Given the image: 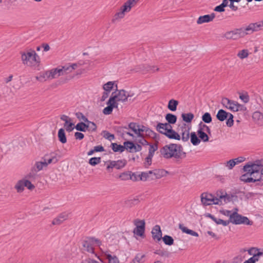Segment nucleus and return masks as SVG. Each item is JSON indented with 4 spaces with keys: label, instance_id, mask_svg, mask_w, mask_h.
<instances>
[{
    "label": "nucleus",
    "instance_id": "obj_40",
    "mask_svg": "<svg viewBox=\"0 0 263 263\" xmlns=\"http://www.w3.org/2000/svg\"><path fill=\"white\" fill-rule=\"evenodd\" d=\"M161 239L166 245L172 246L174 244V239L170 235H165Z\"/></svg>",
    "mask_w": 263,
    "mask_h": 263
},
{
    "label": "nucleus",
    "instance_id": "obj_18",
    "mask_svg": "<svg viewBox=\"0 0 263 263\" xmlns=\"http://www.w3.org/2000/svg\"><path fill=\"white\" fill-rule=\"evenodd\" d=\"M153 175L154 176V179H160L164 176H166L168 172L164 169H155L152 171Z\"/></svg>",
    "mask_w": 263,
    "mask_h": 263
},
{
    "label": "nucleus",
    "instance_id": "obj_16",
    "mask_svg": "<svg viewBox=\"0 0 263 263\" xmlns=\"http://www.w3.org/2000/svg\"><path fill=\"white\" fill-rule=\"evenodd\" d=\"M164 133V135L170 139H174L177 140H180L181 139V136L175 130L172 129V127Z\"/></svg>",
    "mask_w": 263,
    "mask_h": 263
},
{
    "label": "nucleus",
    "instance_id": "obj_64",
    "mask_svg": "<svg viewBox=\"0 0 263 263\" xmlns=\"http://www.w3.org/2000/svg\"><path fill=\"white\" fill-rule=\"evenodd\" d=\"M239 98L245 103H248L249 101V97L247 93L240 94Z\"/></svg>",
    "mask_w": 263,
    "mask_h": 263
},
{
    "label": "nucleus",
    "instance_id": "obj_3",
    "mask_svg": "<svg viewBox=\"0 0 263 263\" xmlns=\"http://www.w3.org/2000/svg\"><path fill=\"white\" fill-rule=\"evenodd\" d=\"M160 152L165 159H168L172 158H175L176 159H180V156L177 153V149L174 147V143L165 145L160 149Z\"/></svg>",
    "mask_w": 263,
    "mask_h": 263
},
{
    "label": "nucleus",
    "instance_id": "obj_44",
    "mask_svg": "<svg viewBox=\"0 0 263 263\" xmlns=\"http://www.w3.org/2000/svg\"><path fill=\"white\" fill-rule=\"evenodd\" d=\"M161 123L160 122H157V124L156 125L154 124V123L153 122H151V124L153 125L154 126L156 127V129L157 132H158L159 133L163 134L164 135V133L166 132V129H165V127L163 125H160Z\"/></svg>",
    "mask_w": 263,
    "mask_h": 263
},
{
    "label": "nucleus",
    "instance_id": "obj_41",
    "mask_svg": "<svg viewBox=\"0 0 263 263\" xmlns=\"http://www.w3.org/2000/svg\"><path fill=\"white\" fill-rule=\"evenodd\" d=\"M149 67L148 66V65H144L141 64L137 66L134 69L135 72H142L143 73L147 72V69Z\"/></svg>",
    "mask_w": 263,
    "mask_h": 263
},
{
    "label": "nucleus",
    "instance_id": "obj_61",
    "mask_svg": "<svg viewBox=\"0 0 263 263\" xmlns=\"http://www.w3.org/2000/svg\"><path fill=\"white\" fill-rule=\"evenodd\" d=\"M103 133H104V137L108 140L111 141L115 139V136L114 134H111L106 130H104Z\"/></svg>",
    "mask_w": 263,
    "mask_h": 263
},
{
    "label": "nucleus",
    "instance_id": "obj_49",
    "mask_svg": "<svg viewBox=\"0 0 263 263\" xmlns=\"http://www.w3.org/2000/svg\"><path fill=\"white\" fill-rule=\"evenodd\" d=\"M202 120L205 123H210L212 121V118L211 114L209 112H205L202 116Z\"/></svg>",
    "mask_w": 263,
    "mask_h": 263
},
{
    "label": "nucleus",
    "instance_id": "obj_37",
    "mask_svg": "<svg viewBox=\"0 0 263 263\" xmlns=\"http://www.w3.org/2000/svg\"><path fill=\"white\" fill-rule=\"evenodd\" d=\"M224 36L228 40H236L238 39L235 30L227 31L224 34Z\"/></svg>",
    "mask_w": 263,
    "mask_h": 263
},
{
    "label": "nucleus",
    "instance_id": "obj_31",
    "mask_svg": "<svg viewBox=\"0 0 263 263\" xmlns=\"http://www.w3.org/2000/svg\"><path fill=\"white\" fill-rule=\"evenodd\" d=\"M252 175L253 174H250V173H246L241 176L240 179L241 181L246 183H250L252 181L256 180V179H253L252 178Z\"/></svg>",
    "mask_w": 263,
    "mask_h": 263
},
{
    "label": "nucleus",
    "instance_id": "obj_59",
    "mask_svg": "<svg viewBox=\"0 0 263 263\" xmlns=\"http://www.w3.org/2000/svg\"><path fill=\"white\" fill-rule=\"evenodd\" d=\"M24 185L30 190H32L35 188V186L29 180L25 179Z\"/></svg>",
    "mask_w": 263,
    "mask_h": 263
},
{
    "label": "nucleus",
    "instance_id": "obj_45",
    "mask_svg": "<svg viewBox=\"0 0 263 263\" xmlns=\"http://www.w3.org/2000/svg\"><path fill=\"white\" fill-rule=\"evenodd\" d=\"M130 173H132L131 171L124 172L121 173L119 175L118 178H120L122 180H127L132 179L130 176Z\"/></svg>",
    "mask_w": 263,
    "mask_h": 263
},
{
    "label": "nucleus",
    "instance_id": "obj_1",
    "mask_svg": "<svg viewBox=\"0 0 263 263\" xmlns=\"http://www.w3.org/2000/svg\"><path fill=\"white\" fill-rule=\"evenodd\" d=\"M101 245L102 241L99 239L95 237L87 236L82 240L81 250L82 253L87 252L97 256L95 252V247H100Z\"/></svg>",
    "mask_w": 263,
    "mask_h": 263
},
{
    "label": "nucleus",
    "instance_id": "obj_9",
    "mask_svg": "<svg viewBox=\"0 0 263 263\" xmlns=\"http://www.w3.org/2000/svg\"><path fill=\"white\" fill-rule=\"evenodd\" d=\"M116 90L112 92L111 96H116L117 101L124 102L127 101L128 98L132 96L129 95V93L126 95V92L124 89L118 90L117 84H116Z\"/></svg>",
    "mask_w": 263,
    "mask_h": 263
},
{
    "label": "nucleus",
    "instance_id": "obj_53",
    "mask_svg": "<svg viewBox=\"0 0 263 263\" xmlns=\"http://www.w3.org/2000/svg\"><path fill=\"white\" fill-rule=\"evenodd\" d=\"M101 161V157H92L89 159L88 163L91 166H95L100 163Z\"/></svg>",
    "mask_w": 263,
    "mask_h": 263
},
{
    "label": "nucleus",
    "instance_id": "obj_60",
    "mask_svg": "<svg viewBox=\"0 0 263 263\" xmlns=\"http://www.w3.org/2000/svg\"><path fill=\"white\" fill-rule=\"evenodd\" d=\"M127 129V127L126 126H115V130L116 131V132L120 134L122 137H123L124 135V131L123 129Z\"/></svg>",
    "mask_w": 263,
    "mask_h": 263
},
{
    "label": "nucleus",
    "instance_id": "obj_14",
    "mask_svg": "<svg viewBox=\"0 0 263 263\" xmlns=\"http://www.w3.org/2000/svg\"><path fill=\"white\" fill-rule=\"evenodd\" d=\"M152 237L153 239L157 241H159L162 238V231L160 226L156 225L152 229Z\"/></svg>",
    "mask_w": 263,
    "mask_h": 263
},
{
    "label": "nucleus",
    "instance_id": "obj_13",
    "mask_svg": "<svg viewBox=\"0 0 263 263\" xmlns=\"http://www.w3.org/2000/svg\"><path fill=\"white\" fill-rule=\"evenodd\" d=\"M60 158V156L54 153H51L50 155H46L43 158L47 164L56 163L59 160Z\"/></svg>",
    "mask_w": 263,
    "mask_h": 263
},
{
    "label": "nucleus",
    "instance_id": "obj_38",
    "mask_svg": "<svg viewBox=\"0 0 263 263\" xmlns=\"http://www.w3.org/2000/svg\"><path fill=\"white\" fill-rule=\"evenodd\" d=\"M108 103L110 105L112 109L114 108H118V101L117 100L116 96H110L109 100H108Z\"/></svg>",
    "mask_w": 263,
    "mask_h": 263
},
{
    "label": "nucleus",
    "instance_id": "obj_39",
    "mask_svg": "<svg viewBox=\"0 0 263 263\" xmlns=\"http://www.w3.org/2000/svg\"><path fill=\"white\" fill-rule=\"evenodd\" d=\"M105 256L108 260V263H119V259L116 256H112L107 252L105 253Z\"/></svg>",
    "mask_w": 263,
    "mask_h": 263
},
{
    "label": "nucleus",
    "instance_id": "obj_58",
    "mask_svg": "<svg viewBox=\"0 0 263 263\" xmlns=\"http://www.w3.org/2000/svg\"><path fill=\"white\" fill-rule=\"evenodd\" d=\"M261 171H260V172L255 173L252 176V178L253 179H256V180L252 181L251 182H256L258 183L259 182V180L261 179Z\"/></svg>",
    "mask_w": 263,
    "mask_h": 263
},
{
    "label": "nucleus",
    "instance_id": "obj_26",
    "mask_svg": "<svg viewBox=\"0 0 263 263\" xmlns=\"http://www.w3.org/2000/svg\"><path fill=\"white\" fill-rule=\"evenodd\" d=\"M181 116L183 122L190 124L194 118V115L192 112L182 113Z\"/></svg>",
    "mask_w": 263,
    "mask_h": 263
},
{
    "label": "nucleus",
    "instance_id": "obj_34",
    "mask_svg": "<svg viewBox=\"0 0 263 263\" xmlns=\"http://www.w3.org/2000/svg\"><path fill=\"white\" fill-rule=\"evenodd\" d=\"M165 118L167 122L171 124H175L177 120V116L171 113L166 114Z\"/></svg>",
    "mask_w": 263,
    "mask_h": 263
},
{
    "label": "nucleus",
    "instance_id": "obj_5",
    "mask_svg": "<svg viewBox=\"0 0 263 263\" xmlns=\"http://www.w3.org/2000/svg\"><path fill=\"white\" fill-rule=\"evenodd\" d=\"M216 117L217 119L221 122L227 120L226 125L228 127H231L234 124V116L231 113L227 112L222 109L218 111Z\"/></svg>",
    "mask_w": 263,
    "mask_h": 263
},
{
    "label": "nucleus",
    "instance_id": "obj_24",
    "mask_svg": "<svg viewBox=\"0 0 263 263\" xmlns=\"http://www.w3.org/2000/svg\"><path fill=\"white\" fill-rule=\"evenodd\" d=\"M110 147L114 152H120L122 153L125 151L127 150L126 145L123 144V145L121 144H118L116 143H112L110 145Z\"/></svg>",
    "mask_w": 263,
    "mask_h": 263
},
{
    "label": "nucleus",
    "instance_id": "obj_57",
    "mask_svg": "<svg viewBox=\"0 0 263 263\" xmlns=\"http://www.w3.org/2000/svg\"><path fill=\"white\" fill-rule=\"evenodd\" d=\"M214 222L217 224H222L223 226H227L230 223L229 219L228 220H223L221 219H219L217 218H215Z\"/></svg>",
    "mask_w": 263,
    "mask_h": 263
},
{
    "label": "nucleus",
    "instance_id": "obj_7",
    "mask_svg": "<svg viewBox=\"0 0 263 263\" xmlns=\"http://www.w3.org/2000/svg\"><path fill=\"white\" fill-rule=\"evenodd\" d=\"M58 74V76H63L62 70H60V67L52 69L50 71H47L41 75L40 77H37L36 79L40 81H45L47 78H51L52 79L55 78V76Z\"/></svg>",
    "mask_w": 263,
    "mask_h": 263
},
{
    "label": "nucleus",
    "instance_id": "obj_54",
    "mask_svg": "<svg viewBox=\"0 0 263 263\" xmlns=\"http://www.w3.org/2000/svg\"><path fill=\"white\" fill-rule=\"evenodd\" d=\"M139 124L135 122H130L128 124L127 129H130L135 134H137V128Z\"/></svg>",
    "mask_w": 263,
    "mask_h": 263
},
{
    "label": "nucleus",
    "instance_id": "obj_63",
    "mask_svg": "<svg viewBox=\"0 0 263 263\" xmlns=\"http://www.w3.org/2000/svg\"><path fill=\"white\" fill-rule=\"evenodd\" d=\"M232 197H234L233 194H231V195L227 194V193H225L224 195V197L223 198L224 202L227 203L232 200Z\"/></svg>",
    "mask_w": 263,
    "mask_h": 263
},
{
    "label": "nucleus",
    "instance_id": "obj_29",
    "mask_svg": "<svg viewBox=\"0 0 263 263\" xmlns=\"http://www.w3.org/2000/svg\"><path fill=\"white\" fill-rule=\"evenodd\" d=\"M58 137L59 140L62 143L64 144L67 142V138L66 136L65 130L63 128H60L58 130Z\"/></svg>",
    "mask_w": 263,
    "mask_h": 263
},
{
    "label": "nucleus",
    "instance_id": "obj_10",
    "mask_svg": "<svg viewBox=\"0 0 263 263\" xmlns=\"http://www.w3.org/2000/svg\"><path fill=\"white\" fill-rule=\"evenodd\" d=\"M109 164L107 166L106 169L109 172H111L110 169L115 167L116 168L119 170L124 167L127 163L126 160H119L117 161H109Z\"/></svg>",
    "mask_w": 263,
    "mask_h": 263
},
{
    "label": "nucleus",
    "instance_id": "obj_30",
    "mask_svg": "<svg viewBox=\"0 0 263 263\" xmlns=\"http://www.w3.org/2000/svg\"><path fill=\"white\" fill-rule=\"evenodd\" d=\"M145 135L146 137L151 138L155 141H158V140H159V135L151 129L149 128H147V130L146 131Z\"/></svg>",
    "mask_w": 263,
    "mask_h": 263
},
{
    "label": "nucleus",
    "instance_id": "obj_62",
    "mask_svg": "<svg viewBox=\"0 0 263 263\" xmlns=\"http://www.w3.org/2000/svg\"><path fill=\"white\" fill-rule=\"evenodd\" d=\"M124 12L121 9V11L117 12L114 18L112 19V21L114 22L116 20H117L118 18H123L124 16Z\"/></svg>",
    "mask_w": 263,
    "mask_h": 263
},
{
    "label": "nucleus",
    "instance_id": "obj_47",
    "mask_svg": "<svg viewBox=\"0 0 263 263\" xmlns=\"http://www.w3.org/2000/svg\"><path fill=\"white\" fill-rule=\"evenodd\" d=\"M192 128V125L190 124L186 123L185 122L182 123V125H179L178 126V131H183L185 129L189 132H190Z\"/></svg>",
    "mask_w": 263,
    "mask_h": 263
},
{
    "label": "nucleus",
    "instance_id": "obj_28",
    "mask_svg": "<svg viewBox=\"0 0 263 263\" xmlns=\"http://www.w3.org/2000/svg\"><path fill=\"white\" fill-rule=\"evenodd\" d=\"M89 126L83 122H80L74 126V128L79 132H85L88 130Z\"/></svg>",
    "mask_w": 263,
    "mask_h": 263
},
{
    "label": "nucleus",
    "instance_id": "obj_33",
    "mask_svg": "<svg viewBox=\"0 0 263 263\" xmlns=\"http://www.w3.org/2000/svg\"><path fill=\"white\" fill-rule=\"evenodd\" d=\"M179 102L175 99H171L168 101L167 108L172 111H175L177 110Z\"/></svg>",
    "mask_w": 263,
    "mask_h": 263
},
{
    "label": "nucleus",
    "instance_id": "obj_46",
    "mask_svg": "<svg viewBox=\"0 0 263 263\" xmlns=\"http://www.w3.org/2000/svg\"><path fill=\"white\" fill-rule=\"evenodd\" d=\"M145 255L144 254H137L134 258L131 261L130 263H142L144 262L142 259L144 258Z\"/></svg>",
    "mask_w": 263,
    "mask_h": 263
},
{
    "label": "nucleus",
    "instance_id": "obj_11",
    "mask_svg": "<svg viewBox=\"0 0 263 263\" xmlns=\"http://www.w3.org/2000/svg\"><path fill=\"white\" fill-rule=\"evenodd\" d=\"M123 144L126 145L127 151L129 153L140 152L142 149V146L132 141H126Z\"/></svg>",
    "mask_w": 263,
    "mask_h": 263
},
{
    "label": "nucleus",
    "instance_id": "obj_42",
    "mask_svg": "<svg viewBox=\"0 0 263 263\" xmlns=\"http://www.w3.org/2000/svg\"><path fill=\"white\" fill-rule=\"evenodd\" d=\"M24 179L18 181L15 185V188L18 193H21L24 190Z\"/></svg>",
    "mask_w": 263,
    "mask_h": 263
},
{
    "label": "nucleus",
    "instance_id": "obj_55",
    "mask_svg": "<svg viewBox=\"0 0 263 263\" xmlns=\"http://www.w3.org/2000/svg\"><path fill=\"white\" fill-rule=\"evenodd\" d=\"M249 55V51L247 49L240 50L237 53V56L241 59L246 58Z\"/></svg>",
    "mask_w": 263,
    "mask_h": 263
},
{
    "label": "nucleus",
    "instance_id": "obj_12",
    "mask_svg": "<svg viewBox=\"0 0 263 263\" xmlns=\"http://www.w3.org/2000/svg\"><path fill=\"white\" fill-rule=\"evenodd\" d=\"M237 103V102L230 100L227 98H223L221 100L222 105L232 111H236L237 109L236 108Z\"/></svg>",
    "mask_w": 263,
    "mask_h": 263
},
{
    "label": "nucleus",
    "instance_id": "obj_22",
    "mask_svg": "<svg viewBox=\"0 0 263 263\" xmlns=\"http://www.w3.org/2000/svg\"><path fill=\"white\" fill-rule=\"evenodd\" d=\"M234 30L238 39L239 38L243 37L248 34H250L249 30L247 29V27L236 28Z\"/></svg>",
    "mask_w": 263,
    "mask_h": 263
},
{
    "label": "nucleus",
    "instance_id": "obj_36",
    "mask_svg": "<svg viewBox=\"0 0 263 263\" xmlns=\"http://www.w3.org/2000/svg\"><path fill=\"white\" fill-rule=\"evenodd\" d=\"M135 0H128L122 6L121 9L125 13V12H129L132 8V5Z\"/></svg>",
    "mask_w": 263,
    "mask_h": 263
},
{
    "label": "nucleus",
    "instance_id": "obj_52",
    "mask_svg": "<svg viewBox=\"0 0 263 263\" xmlns=\"http://www.w3.org/2000/svg\"><path fill=\"white\" fill-rule=\"evenodd\" d=\"M148 149V156L153 157L155 152L158 149V146L157 144H151Z\"/></svg>",
    "mask_w": 263,
    "mask_h": 263
},
{
    "label": "nucleus",
    "instance_id": "obj_56",
    "mask_svg": "<svg viewBox=\"0 0 263 263\" xmlns=\"http://www.w3.org/2000/svg\"><path fill=\"white\" fill-rule=\"evenodd\" d=\"M106 104L107 106L103 109V113L105 115H109L112 113L113 109L108 101Z\"/></svg>",
    "mask_w": 263,
    "mask_h": 263
},
{
    "label": "nucleus",
    "instance_id": "obj_43",
    "mask_svg": "<svg viewBox=\"0 0 263 263\" xmlns=\"http://www.w3.org/2000/svg\"><path fill=\"white\" fill-rule=\"evenodd\" d=\"M148 128V127H146L144 125L139 124L138 127L137 128V137L140 138H143L144 135L141 133L144 132L146 133V131L147 130Z\"/></svg>",
    "mask_w": 263,
    "mask_h": 263
},
{
    "label": "nucleus",
    "instance_id": "obj_27",
    "mask_svg": "<svg viewBox=\"0 0 263 263\" xmlns=\"http://www.w3.org/2000/svg\"><path fill=\"white\" fill-rule=\"evenodd\" d=\"M190 137L191 138V142L193 145H197L200 142V139L199 138L197 134L195 132H192L190 134Z\"/></svg>",
    "mask_w": 263,
    "mask_h": 263
},
{
    "label": "nucleus",
    "instance_id": "obj_21",
    "mask_svg": "<svg viewBox=\"0 0 263 263\" xmlns=\"http://www.w3.org/2000/svg\"><path fill=\"white\" fill-rule=\"evenodd\" d=\"M151 175H153L152 171L142 172L140 174L138 175L139 180L146 181L147 180H154V177H151Z\"/></svg>",
    "mask_w": 263,
    "mask_h": 263
},
{
    "label": "nucleus",
    "instance_id": "obj_35",
    "mask_svg": "<svg viewBox=\"0 0 263 263\" xmlns=\"http://www.w3.org/2000/svg\"><path fill=\"white\" fill-rule=\"evenodd\" d=\"M174 147L177 149V153L180 156V159L184 158L186 157V153L183 152V147L181 144H175Z\"/></svg>",
    "mask_w": 263,
    "mask_h": 263
},
{
    "label": "nucleus",
    "instance_id": "obj_19",
    "mask_svg": "<svg viewBox=\"0 0 263 263\" xmlns=\"http://www.w3.org/2000/svg\"><path fill=\"white\" fill-rule=\"evenodd\" d=\"M253 121L258 125H263V114L260 111H255L252 115Z\"/></svg>",
    "mask_w": 263,
    "mask_h": 263
},
{
    "label": "nucleus",
    "instance_id": "obj_15",
    "mask_svg": "<svg viewBox=\"0 0 263 263\" xmlns=\"http://www.w3.org/2000/svg\"><path fill=\"white\" fill-rule=\"evenodd\" d=\"M215 17L214 13H212L210 14H206L202 16H200L197 21V23L198 24H202L205 23H209L213 20Z\"/></svg>",
    "mask_w": 263,
    "mask_h": 263
},
{
    "label": "nucleus",
    "instance_id": "obj_48",
    "mask_svg": "<svg viewBox=\"0 0 263 263\" xmlns=\"http://www.w3.org/2000/svg\"><path fill=\"white\" fill-rule=\"evenodd\" d=\"M181 136V139L183 142H187L189 141L190 138V132L187 130H183V131H180Z\"/></svg>",
    "mask_w": 263,
    "mask_h": 263
},
{
    "label": "nucleus",
    "instance_id": "obj_51",
    "mask_svg": "<svg viewBox=\"0 0 263 263\" xmlns=\"http://www.w3.org/2000/svg\"><path fill=\"white\" fill-rule=\"evenodd\" d=\"M114 82H108L103 85V88L105 91L110 92L114 88Z\"/></svg>",
    "mask_w": 263,
    "mask_h": 263
},
{
    "label": "nucleus",
    "instance_id": "obj_23",
    "mask_svg": "<svg viewBox=\"0 0 263 263\" xmlns=\"http://www.w3.org/2000/svg\"><path fill=\"white\" fill-rule=\"evenodd\" d=\"M179 228L182 231L183 233H186L187 234L195 236L198 237L199 234L196 232L188 229L187 227L184 226L183 224L179 223Z\"/></svg>",
    "mask_w": 263,
    "mask_h": 263
},
{
    "label": "nucleus",
    "instance_id": "obj_4",
    "mask_svg": "<svg viewBox=\"0 0 263 263\" xmlns=\"http://www.w3.org/2000/svg\"><path fill=\"white\" fill-rule=\"evenodd\" d=\"M229 222H231L234 224H246L248 226H252L253 222L246 216H242L238 214L237 212H233L231 214L230 218H229Z\"/></svg>",
    "mask_w": 263,
    "mask_h": 263
},
{
    "label": "nucleus",
    "instance_id": "obj_25",
    "mask_svg": "<svg viewBox=\"0 0 263 263\" xmlns=\"http://www.w3.org/2000/svg\"><path fill=\"white\" fill-rule=\"evenodd\" d=\"M252 170H254V174L255 173L260 172V170L261 167L263 166V159L256 160L253 162H252Z\"/></svg>",
    "mask_w": 263,
    "mask_h": 263
},
{
    "label": "nucleus",
    "instance_id": "obj_50",
    "mask_svg": "<svg viewBox=\"0 0 263 263\" xmlns=\"http://www.w3.org/2000/svg\"><path fill=\"white\" fill-rule=\"evenodd\" d=\"M243 170L246 173H250L253 175L254 174V170H252V162H249L245 166H243Z\"/></svg>",
    "mask_w": 263,
    "mask_h": 263
},
{
    "label": "nucleus",
    "instance_id": "obj_20",
    "mask_svg": "<svg viewBox=\"0 0 263 263\" xmlns=\"http://www.w3.org/2000/svg\"><path fill=\"white\" fill-rule=\"evenodd\" d=\"M77 69V65L73 64H66L60 67V70H62L63 75L69 73L72 70Z\"/></svg>",
    "mask_w": 263,
    "mask_h": 263
},
{
    "label": "nucleus",
    "instance_id": "obj_6",
    "mask_svg": "<svg viewBox=\"0 0 263 263\" xmlns=\"http://www.w3.org/2000/svg\"><path fill=\"white\" fill-rule=\"evenodd\" d=\"M201 201L202 204L204 206L209 205L211 204H219V199L215 197L214 195L212 194H208L206 193H203L201 195Z\"/></svg>",
    "mask_w": 263,
    "mask_h": 263
},
{
    "label": "nucleus",
    "instance_id": "obj_17",
    "mask_svg": "<svg viewBox=\"0 0 263 263\" xmlns=\"http://www.w3.org/2000/svg\"><path fill=\"white\" fill-rule=\"evenodd\" d=\"M247 29L249 30L250 34L254 32L263 30L260 21L256 23H250L247 26Z\"/></svg>",
    "mask_w": 263,
    "mask_h": 263
},
{
    "label": "nucleus",
    "instance_id": "obj_8",
    "mask_svg": "<svg viewBox=\"0 0 263 263\" xmlns=\"http://www.w3.org/2000/svg\"><path fill=\"white\" fill-rule=\"evenodd\" d=\"M134 224L136 226V228L134 229L133 233L134 234L143 238L145 229V222L144 220L135 219Z\"/></svg>",
    "mask_w": 263,
    "mask_h": 263
},
{
    "label": "nucleus",
    "instance_id": "obj_32",
    "mask_svg": "<svg viewBox=\"0 0 263 263\" xmlns=\"http://www.w3.org/2000/svg\"><path fill=\"white\" fill-rule=\"evenodd\" d=\"M197 134L200 139V141H202L204 142H206L209 141V137L207 133L204 131H202L201 129H198Z\"/></svg>",
    "mask_w": 263,
    "mask_h": 263
},
{
    "label": "nucleus",
    "instance_id": "obj_2",
    "mask_svg": "<svg viewBox=\"0 0 263 263\" xmlns=\"http://www.w3.org/2000/svg\"><path fill=\"white\" fill-rule=\"evenodd\" d=\"M21 59L24 64L31 65L34 63H40V57L33 49H29L27 52H21Z\"/></svg>",
    "mask_w": 263,
    "mask_h": 263
}]
</instances>
